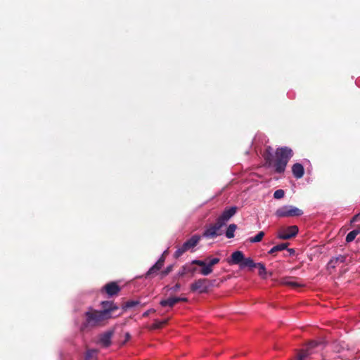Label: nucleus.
Segmentation results:
<instances>
[{
    "instance_id": "f257e3e1",
    "label": "nucleus",
    "mask_w": 360,
    "mask_h": 360,
    "mask_svg": "<svg viewBox=\"0 0 360 360\" xmlns=\"http://www.w3.org/2000/svg\"><path fill=\"white\" fill-rule=\"evenodd\" d=\"M86 321L81 326V330H85L88 327H93L98 326L103 323L104 321L108 320L112 317L109 315L108 310L97 311L90 308L86 313Z\"/></svg>"
},
{
    "instance_id": "f03ea898",
    "label": "nucleus",
    "mask_w": 360,
    "mask_h": 360,
    "mask_svg": "<svg viewBox=\"0 0 360 360\" xmlns=\"http://www.w3.org/2000/svg\"><path fill=\"white\" fill-rule=\"evenodd\" d=\"M292 156V150L288 147L278 148L275 155L274 167L278 173L285 171L289 160Z\"/></svg>"
},
{
    "instance_id": "7ed1b4c3",
    "label": "nucleus",
    "mask_w": 360,
    "mask_h": 360,
    "mask_svg": "<svg viewBox=\"0 0 360 360\" xmlns=\"http://www.w3.org/2000/svg\"><path fill=\"white\" fill-rule=\"evenodd\" d=\"M209 259V262L207 263L203 260L194 259L191 262L192 264H196L202 267L200 273L203 276H207L213 271V266L218 264L220 261L219 258L214 257Z\"/></svg>"
},
{
    "instance_id": "20e7f679",
    "label": "nucleus",
    "mask_w": 360,
    "mask_h": 360,
    "mask_svg": "<svg viewBox=\"0 0 360 360\" xmlns=\"http://www.w3.org/2000/svg\"><path fill=\"white\" fill-rule=\"evenodd\" d=\"M303 212L292 205H284L276 210L275 215L277 217H298L301 216Z\"/></svg>"
},
{
    "instance_id": "39448f33",
    "label": "nucleus",
    "mask_w": 360,
    "mask_h": 360,
    "mask_svg": "<svg viewBox=\"0 0 360 360\" xmlns=\"http://www.w3.org/2000/svg\"><path fill=\"white\" fill-rule=\"evenodd\" d=\"M200 240V236L198 235L193 236L190 239L184 243L174 252L175 257L178 258L182 255L186 251L193 248L197 245Z\"/></svg>"
},
{
    "instance_id": "423d86ee",
    "label": "nucleus",
    "mask_w": 360,
    "mask_h": 360,
    "mask_svg": "<svg viewBox=\"0 0 360 360\" xmlns=\"http://www.w3.org/2000/svg\"><path fill=\"white\" fill-rule=\"evenodd\" d=\"M212 284L210 281L206 278H200L194 281L191 285V289L193 292H198L199 293L207 292L210 286Z\"/></svg>"
},
{
    "instance_id": "0eeeda50",
    "label": "nucleus",
    "mask_w": 360,
    "mask_h": 360,
    "mask_svg": "<svg viewBox=\"0 0 360 360\" xmlns=\"http://www.w3.org/2000/svg\"><path fill=\"white\" fill-rule=\"evenodd\" d=\"M298 227L295 225L283 228L278 231V238L282 240H288L295 237L298 233Z\"/></svg>"
},
{
    "instance_id": "6e6552de",
    "label": "nucleus",
    "mask_w": 360,
    "mask_h": 360,
    "mask_svg": "<svg viewBox=\"0 0 360 360\" xmlns=\"http://www.w3.org/2000/svg\"><path fill=\"white\" fill-rule=\"evenodd\" d=\"M236 212V207H232L226 209L222 214L219 217L217 221L224 226Z\"/></svg>"
},
{
    "instance_id": "1a4fd4ad",
    "label": "nucleus",
    "mask_w": 360,
    "mask_h": 360,
    "mask_svg": "<svg viewBox=\"0 0 360 360\" xmlns=\"http://www.w3.org/2000/svg\"><path fill=\"white\" fill-rule=\"evenodd\" d=\"M223 226L218 221L214 225H210L203 233V236L206 238H214L219 235L218 231Z\"/></svg>"
},
{
    "instance_id": "9d476101",
    "label": "nucleus",
    "mask_w": 360,
    "mask_h": 360,
    "mask_svg": "<svg viewBox=\"0 0 360 360\" xmlns=\"http://www.w3.org/2000/svg\"><path fill=\"white\" fill-rule=\"evenodd\" d=\"M186 301H187L186 297H169L167 299L161 300L160 304L162 307H172L179 302H186Z\"/></svg>"
},
{
    "instance_id": "9b49d317",
    "label": "nucleus",
    "mask_w": 360,
    "mask_h": 360,
    "mask_svg": "<svg viewBox=\"0 0 360 360\" xmlns=\"http://www.w3.org/2000/svg\"><path fill=\"white\" fill-rule=\"evenodd\" d=\"M244 257L243 252L240 250L235 251L231 254V258L228 259V263L230 264H239L240 266L244 260Z\"/></svg>"
},
{
    "instance_id": "f8f14e48",
    "label": "nucleus",
    "mask_w": 360,
    "mask_h": 360,
    "mask_svg": "<svg viewBox=\"0 0 360 360\" xmlns=\"http://www.w3.org/2000/svg\"><path fill=\"white\" fill-rule=\"evenodd\" d=\"M104 288L106 293L110 296L116 295L120 290V287L114 282L106 284Z\"/></svg>"
},
{
    "instance_id": "ddd939ff",
    "label": "nucleus",
    "mask_w": 360,
    "mask_h": 360,
    "mask_svg": "<svg viewBox=\"0 0 360 360\" xmlns=\"http://www.w3.org/2000/svg\"><path fill=\"white\" fill-rule=\"evenodd\" d=\"M292 172L294 176L296 179H300L303 176L304 170L302 165L300 163H295L292 167Z\"/></svg>"
},
{
    "instance_id": "4468645a",
    "label": "nucleus",
    "mask_w": 360,
    "mask_h": 360,
    "mask_svg": "<svg viewBox=\"0 0 360 360\" xmlns=\"http://www.w3.org/2000/svg\"><path fill=\"white\" fill-rule=\"evenodd\" d=\"M164 258L162 256L161 258L153 266H151L149 270L147 272V275H150L158 271H159L162 266H163L164 263Z\"/></svg>"
},
{
    "instance_id": "2eb2a0df",
    "label": "nucleus",
    "mask_w": 360,
    "mask_h": 360,
    "mask_svg": "<svg viewBox=\"0 0 360 360\" xmlns=\"http://www.w3.org/2000/svg\"><path fill=\"white\" fill-rule=\"evenodd\" d=\"M101 306L103 308V310H108L109 311V315H111L112 311L118 309V307L112 302H108V301L102 302Z\"/></svg>"
},
{
    "instance_id": "dca6fc26",
    "label": "nucleus",
    "mask_w": 360,
    "mask_h": 360,
    "mask_svg": "<svg viewBox=\"0 0 360 360\" xmlns=\"http://www.w3.org/2000/svg\"><path fill=\"white\" fill-rule=\"evenodd\" d=\"M257 263H255L254 261L250 257H244V260L243 261L240 267L241 269H243L245 267L255 268L257 266Z\"/></svg>"
},
{
    "instance_id": "f3484780",
    "label": "nucleus",
    "mask_w": 360,
    "mask_h": 360,
    "mask_svg": "<svg viewBox=\"0 0 360 360\" xmlns=\"http://www.w3.org/2000/svg\"><path fill=\"white\" fill-rule=\"evenodd\" d=\"M282 283L285 285H289L292 288H297L301 286L300 284L297 283L295 281H294L291 278H285L282 281Z\"/></svg>"
},
{
    "instance_id": "a211bd4d",
    "label": "nucleus",
    "mask_w": 360,
    "mask_h": 360,
    "mask_svg": "<svg viewBox=\"0 0 360 360\" xmlns=\"http://www.w3.org/2000/svg\"><path fill=\"white\" fill-rule=\"evenodd\" d=\"M237 229V226L234 224H230L226 231V236L228 238H232L234 237V232Z\"/></svg>"
},
{
    "instance_id": "6ab92c4d",
    "label": "nucleus",
    "mask_w": 360,
    "mask_h": 360,
    "mask_svg": "<svg viewBox=\"0 0 360 360\" xmlns=\"http://www.w3.org/2000/svg\"><path fill=\"white\" fill-rule=\"evenodd\" d=\"M167 321L168 319H164L162 321L155 320L154 323L150 326V328L153 330L161 328L167 323Z\"/></svg>"
},
{
    "instance_id": "aec40b11",
    "label": "nucleus",
    "mask_w": 360,
    "mask_h": 360,
    "mask_svg": "<svg viewBox=\"0 0 360 360\" xmlns=\"http://www.w3.org/2000/svg\"><path fill=\"white\" fill-rule=\"evenodd\" d=\"M98 351L89 349L86 352L84 360H97Z\"/></svg>"
},
{
    "instance_id": "412c9836",
    "label": "nucleus",
    "mask_w": 360,
    "mask_h": 360,
    "mask_svg": "<svg viewBox=\"0 0 360 360\" xmlns=\"http://www.w3.org/2000/svg\"><path fill=\"white\" fill-rule=\"evenodd\" d=\"M264 158L266 160V162L269 163V165H271L272 158H273V148L271 147H268L266 149V152L264 154Z\"/></svg>"
},
{
    "instance_id": "4be33fe9",
    "label": "nucleus",
    "mask_w": 360,
    "mask_h": 360,
    "mask_svg": "<svg viewBox=\"0 0 360 360\" xmlns=\"http://www.w3.org/2000/svg\"><path fill=\"white\" fill-rule=\"evenodd\" d=\"M287 248V244L286 243H281L277 245L274 246L269 251V254H274L276 252L278 251H282Z\"/></svg>"
},
{
    "instance_id": "5701e85b",
    "label": "nucleus",
    "mask_w": 360,
    "mask_h": 360,
    "mask_svg": "<svg viewBox=\"0 0 360 360\" xmlns=\"http://www.w3.org/2000/svg\"><path fill=\"white\" fill-rule=\"evenodd\" d=\"M259 269V275L263 278H266V267L264 266V264L262 263H257V266Z\"/></svg>"
},
{
    "instance_id": "b1692460",
    "label": "nucleus",
    "mask_w": 360,
    "mask_h": 360,
    "mask_svg": "<svg viewBox=\"0 0 360 360\" xmlns=\"http://www.w3.org/2000/svg\"><path fill=\"white\" fill-rule=\"evenodd\" d=\"M264 236V232L259 231L255 236L250 238L249 241L252 243H259L262 240Z\"/></svg>"
},
{
    "instance_id": "393cba45",
    "label": "nucleus",
    "mask_w": 360,
    "mask_h": 360,
    "mask_svg": "<svg viewBox=\"0 0 360 360\" xmlns=\"http://www.w3.org/2000/svg\"><path fill=\"white\" fill-rule=\"evenodd\" d=\"M359 233H360L356 230V229L349 232L346 236V241L347 243L353 241Z\"/></svg>"
},
{
    "instance_id": "a878e982",
    "label": "nucleus",
    "mask_w": 360,
    "mask_h": 360,
    "mask_svg": "<svg viewBox=\"0 0 360 360\" xmlns=\"http://www.w3.org/2000/svg\"><path fill=\"white\" fill-rule=\"evenodd\" d=\"M285 192L282 189L276 190L274 193V197L276 199H281L284 197Z\"/></svg>"
},
{
    "instance_id": "bb28decb",
    "label": "nucleus",
    "mask_w": 360,
    "mask_h": 360,
    "mask_svg": "<svg viewBox=\"0 0 360 360\" xmlns=\"http://www.w3.org/2000/svg\"><path fill=\"white\" fill-rule=\"evenodd\" d=\"M101 342H103L105 346H108L110 344V335L106 334L103 335L101 339Z\"/></svg>"
},
{
    "instance_id": "cd10ccee",
    "label": "nucleus",
    "mask_w": 360,
    "mask_h": 360,
    "mask_svg": "<svg viewBox=\"0 0 360 360\" xmlns=\"http://www.w3.org/2000/svg\"><path fill=\"white\" fill-rule=\"evenodd\" d=\"M139 304V301L130 300L125 303L124 308H131Z\"/></svg>"
},
{
    "instance_id": "c85d7f7f",
    "label": "nucleus",
    "mask_w": 360,
    "mask_h": 360,
    "mask_svg": "<svg viewBox=\"0 0 360 360\" xmlns=\"http://www.w3.org/2000/svg\"><path fill=\"white\" fill-rule=\"evenodd\" d=\"M309 354L308 351H300L298 354V360H303Z\"/></svg>"
},
{
    "instance_id": "c756f323",
    "label": "nucleus",
    "mask_w": 360,
    "mask_h": 360,
    "mask_svg": "<svg viewBox=\"0 0 360 360\" xmlns=\"http://www.w3.org/2000/svg\"><path fill=\"white\" fill-rule=\"evenodd\" d=\"M360 220V214H356L351 220V223H355Z\"/></svg>"
},
{
    "instance_id": "7c9ffc66",
    "label": "nucleus",
    "mask_w": 360,
    "mask_h": 360,
    "mask_svg": "<svg viewBox=\"0 0 360 360\" xmlns=\"http://www.w3.org/2000/svg\"><path fill=\"white\" fill-rule=\"evenodd\" d=\"M181 288V285L179 283H176L174 287H172L171 289L173 290V291H178Z\"/></svg>"
},
{
    "instance_id": "2f4dec72",
    "label": "nucleus",
    "mask_w": 360,
    "mask_h": 360,
    "mask_svg": "<svg viewBox=\"0 0 360 360\" xmlns=\"http://www.w3.org/2000/svg\"><path fill=\"white\" fill-rule=\"evenodd\" d=\"M154 311L153 309H149L143 314V316H148L150 312Z\"/></svg>"
},
{
    "instance_id": "473e14b6",
    "label": "nucleus",
    "mask_w": 360,
    "mask_h": 360,
    "mask_svg": "<svg viewBox=\"0 0 360 360\" xmlns=\"http://www.w3.org/2000/svg\"><path fill=\"white\" fill-rule=\"evenodd\" d=\"M171 270V267H167V269L164 271V274L166 275Z\"/></svg>"
},
{
    "instance_id": "72a5a7b5",
    "label": "nucleus",
    "mask_w": 360,
    "mask_h": 360,
    "mask_svg": "<svg viewBox=\"0 0 360 360\" xmlns=\"http://www.w3.org/2000/svg\"><path fill=\"white\" fill-rule=\"evenodd\" d=\"M356 229L360 233V226L357 225Z\"/></svg>"
},
{
    "instance_id": "f704fd0d",
    "label": "nucleus",
    "mask_w": 360,
    "mask_h": 360,
    "mask_svg": "<svg viewBox=\"0 0 360 360\" xmlns=\"http://www.w3.org/2000/svg\"><path fill=\"white\" fill-rule=\"evenodd\" d=\"M288 251L290 252V253H293L295 251L293 249H289Z\"/></svg>"
},
{
    "instance_id": "c9c22d12",
    "label": "nucleus",
    "mask_w": 360,
    "mask_h": 360,
    "mask_svg": "<svg viewBox=\"0 0 360 360\" xmlns=\"http://www.w3.org/2000/svg\"><path fill=\"white\" fill-rule=\"evenodd\" d=\"M188 271H191V272H194V271H195V269H191V270H188Z\"/></svg>"
},
{
    "instance_id": "e433bc0d",
    "label": "nucleus",
    "mask_w": 360,
    "mask_h": 360,
    "mask_svg": "<svg viewBox=\"0 0 360 360\" xmlns=\"http://www.w3.org/2000/svg\"><path fill=\"white\" fill-rule=\"evenodd\" d=\"M314 345H315V343L312 342L311 347H313Z\"/></svg>"
},
{
    "instance_id": "4c0bfd02",
    "label": "nucleus",
    "mask_w": 360,
    "mask_h": 360,
    "mask_svg": "<svg viewBox=\"0 0 360 360\" xmlns=\"http://www.w3.org/2000/svg\"><path fill=\"white\" fill-rule=\"evenodd\" d=\"M129 337V334H127L126 338Z\"/></svg>"
},
{
    "instance_id": "58836bf2",
    "label": "nucleus",
    "mask_w": 360,
    "mask_h": 360,
    "mask_svg": "<svg viewBox=\"0 0 360 360\" xmlns=\"http://www.w3.org/2000/svg\"><path fill=\"white\" fill-rule=\"evenodd\" d=\"M129 337V334H127L126 338Z\"/></svg>"
}]
</instances>
